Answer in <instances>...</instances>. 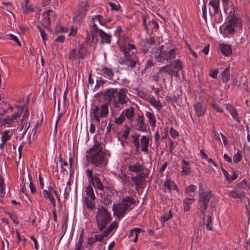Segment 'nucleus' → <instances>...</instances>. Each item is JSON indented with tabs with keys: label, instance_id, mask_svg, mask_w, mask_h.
Listing matches in <instances>:
<instances>
[{
	"label": "nucleus",
	"instance_id": "obj_24",
	"mask_svg": "<svg viewBox=\"0 0 250 250\" xmlns=\"http://www.w3.org/2000/svg\"><path fill=\"white\" fill-rule=\"evenodd\" d=\"M226 109L230 113L233 119L238 123H240V121L239 119L238 114L235 108L231 105H227Z\"/></svg>",
	"mask_w": 250,
	"mask_h": 250
},
{
	"label": "nucleus",
	"instance_id": "obj_23",
	"mask_svg": "<svg viewBox=\"0 0 250 250\" xmlns=\"http://www.w3.org/2000/svg\"><path fill=\"white\" fill-rule=\"evenodd\" d=\"M245 184L244 181H242L234 188L237 192V195L238 196V198H242L245 196V193L243 188V186L245 185Z\"/></svg>",
	"mask_w": 250,
	"mask_h": 250
},
{
	"label": "nucleus",
	"instance_id": "obj_53",
	"mask_svg": "<svg viewBox=\"0 0 250 250\" xmlns=\"http://www.w3.org/2000/svg\"><path fill=\"white\" fill-rule=\"evenodd\" d=\"M242 159V155L241 151L238 150L237 152L234 155L233 160L235 163H237Z\"/></svg>",
	"mask_w": 250,
	"mask_h": 250
},
{
	"label": "nucleus",
	"instance_id": "obj_7",
	"mask_svg": "<svg viewBox=\"0 0 250 250\" xmlns=\"http://www.w3.org/2000/svg\"><path fill=\"white\" fill-rule=\"evenodd\" d=\"M212 197V195L210 191H204L202 184L200 185L199 191V204L200 211L202 213H205L206 210L208 202Z\"/></svg>",
	"mask_w": 250,
	"mask_h": 250
},
{
	"label": "nucleus",
	"instance_id": "obj_16",
	"mask_svg": "<svg viewBox=\"0 0 250 250\" xmlns=\"http://www.w3.org/2000/svg\"><path fill=\"white\" fill-rule=\"evenodd\" d=\"M19 117H20V115L17 113L13 114L11 116H7L5 119L2 120L1 123L3 125H7L8 127L11 126L13 124L15 123V121Z\"/></svg>",
	"mask_w": 250,
	"mask_h": 250
},
{
	"label": "nucleus",
	"instance_id": "obj_36",
	"mask_svg": "<svg viewBox=\"0 0 250 250\" xmlns=\"http://www.w3.org/2000/svg\"><path fill=\"white\" fill-rule=\"evenodd\" d=\"M141 229L140 228H135L133 229H131L129 234V237H131V236H135V238L133 240L134 242H136L138 238V235L140 234L141 231Z\"/></svg>",
	"mask_w": 250,
	"mask_h": 250
},
{
	"label": "nucleus",
	"instance_id": "obj_61",
	"mask_svg": "<svg viewBox=\"0 0 250 250\" xmlns=\"http://www.w3.org/2000/svg\"><path fill=\"white\" fill-rule=\"evenodd\" d=\"M22 8L24 12L30 13L33 11V9L28 4H24V5L22 6Z\"/></svg>",
	"mask_w": 250,
	"mask_h": 250
},
{
	"label": "nucleus",
	"instance_id": "obj_9",
	"mask_svg": "<svg viewBox=\"0 0 250 250\" xmlns=\"http://www.w3.org/2000/svg\"><path fill=\"white\" fill-rule=\"evenodd\" d=\"M42 195L43 197L48 199L53 207L55 208L56 206V199L59 201L60 200V197L57 191L52 187L49 186L47 189L42 190Z\"/></svg>",
	"mask_w": 250,
	"mask_h": 250
},
{
	"label": "nucleus",
	"instance_id": "obj_27",
	"mask_svg": "<svg viewBox=\"0 0 250 250\" xmlns=\"http://www.w3.org/2000/svg\"><path fill=\"white\" fill-rule=\"evenodd\" d=\"M122 112L128 120L130 121L132 120L133 117L134 115V109L133 107H129V108L123 110Z\"/></svg>",
	"mask_w": 250,
	"mask_h": 250
},
{
	"label": "nucleus",
	"instance_id": "obj_34",
	"mask_svg": "<svg viewBox=\"0 0 250 250\" xmlns=\"http://www.w3.org/2000/svg\"><path fill=\"white\" fill-rule=\"evenodd\" d=\"M149 102L150 104L158 110H160L162 107V105L159 101L157 100L154 97L150 98Z\"/></svg>",
	"mask_w": 250,
	"mask_h": 250
},
{
	"label": "nucleus",
	"instance_id": "obj_47",
	"mask_svg": "<svg viewBox=\"0 0 250 250\" xmlns=\"http://www.w3.org/2000/svg\"><path fill=\"white\" fill-rule=\"evenodd\" d=\"M99 30L95 23H93V25L90 26V31L91 36L93 37V39L94 38L95 35H96L98 32L99 33Z\"/></svg>",
	"mask_w": 250,
	"mask_h": 250
},
{
	"label": "nucleus",
	"instance_id": "obj_21",
	"mask_svg": "<svg viewBox=\"0 0 250 250\" xmlns=\"http://www.w3.org/2000/svg\"><path fill=\"white\" fill-rule=\"evenodd\" d=\"M140 142L141 150L147 153L148 152L147 146L149 143V137L145 135L142 136L140 139Z\"/></svg>",
	"mask_w": 250,
	"mask_h": 250
},
{
	"label": "nucleus",
	"instance_id": "obj_20",
	"mask_svg": "<svg viewBox=\"0 0 250 250\" xmlns=\"http://www.w3.org/2000/svg\"><path fill=\"white\" fill-rule=\"evenodd\" d=\"M193 107L198 117H200L204 115L206 109L201 103H196L194 105Z\"/></svg>",
	"mask_w": 250,
	"mask_h": 250
},
{
	"label": "nucleus",
	"instance_id": "obj_52",
	"mask_svg": "<svg viewBox=\"0 0 250 250\" xmlns=\"http://www.w3.org/2000/svg\"><path fill=\"white\" fill-rule=\"evenodd\" d=\"M125 116L123 113L122 112L118 118L115 119V123L118 125H120L125 121Z\"/></svg>",
	"mask_w": 250,
	"mask_h": 250
},
{
	"label": "nucleus",
	"instance_id": "obj_56",
	"mask_svg": "<svg viewBox=\"0 0 250 250\" xmlns=\"http://www.w3.org/2000/svg\"><path fill=\"white\" fill-rule=\"evenodd\" d=\"M135 49V46L133 44H131L128 43L127 44L125 45L123 49V52L125 50L130 52L131 50Z\"/></svg>",
	"mask_w": 250,
	"mask_h": 250
},
{
	"label": "nucleus",
	"instance_id": "obj_4",
	"mask_svg": "<svg viewBox=\"0 0 250 250\" xmlns=\"http://www.w3.org/2000/svg\"><path fill=\"white\" fill-rule=\"evenodd\" d=\"M156 49L157 51L154 52V57L158 62H163L165 60H172L175 58L176 52L174 49L166 50L164 45H161Z\"/></svg>",
	"mask_w": 250,
	"mask_h": 250
},
{
	"label": "nucleus",
	"instance_id": "obj_32",
	"mask_svg": "<svg viewBox=\"0 0 250 250\" xmlns=\"http://www.w3.org/2000/svg\"><path fill=\"white\" fill-rule=\"evenodd\" d=\"M86 50L83 45L79 44L77 51L78 58L80 59H83L86 54Z\"/></svg>",
	"mask_w": 250,
	"mask_h": 250
},
{
	"label": "nucleus",
	"instance_id": "obj_41",
	"mask_svg": "<svg viewBox=\"0 0 250 250\" xmlns=\"http://www.w3.org/2000/svg\"><path fill=\"white\" fill-rule=\"evenodd\" d=\"M139 137L140 134H135L132 136V143L134 144V146L137 150H138L140 148V144L139 141Z\"/></svg>",
	"mask_w": 250,
	"mask_h": 250
},
{
	"label": "nucleus",
	"instance_id": "obj_62",
	"mask_svg": "<svg viewBox=\"0 0 250 250\" xmlns=\"http://www.w3.org/2000/svg\"><path fill=\"white\" fill-rule=\"evenodd\" d=\"M9 217L12 220L13 223L16 225H18L19 222L18 221V217L16 214H11L9 212L7 213Z\"/></svg>",
	"mask_w": 250,
	"mask_h": 250
},
{
	"label": "nucleus",
	"instance_id": "obj_42",
	"mask_svg": "<svg viewBox=\"0 0 250 250\" xmlns=\"http://www.w3.org/2000/svg\"><path fill=\"white\" fill-rule=\"evenodd\" d=\"M209 4L212 6L214 9V13L219 12V0H212L210 1Z\"/></svg>",
	"mask_w": 250,
	"mask_h": 250
},
{
	"label": "nucleus",
	"instance_id": "obj_49",
	"mask_svg": "<svg viewBox=\"0 0 250 250\" xmlns=\"http://www.w3.org/2000/svg\"><path fill=\"white\" fill-rule=\"evenodd\" d=\"M107 236L108 234L106 233V232L105 231H104L102 233L100 234L95 235L94 238L96 241L101 242L104 237Z\"/></svg>",
	"mask_w": 250,
	"mask_h": 250
},
{
	"label": "nucleus",
	"instance_id": "obj_8",
	"mask_svg": "<svg viewBox=\"0 0 250 250\" xmlns=\"http://www.w3.org/2000/svg\"><path fill=\"white\" fill-rule=\"evenodd\" d=\"M95 167L92 168H87L86 170L85 174L87 176L88 181L93 183V186L95 188L99 189H102L103 186H102L103 180L100 178V174L95 173L93 174V171Z\"/></svg>",
	"mask_w": 250,
	"mask_h": 250
},
{
	"label": "nucleus",
	"instance_id": "obj_33",
	"mask_svg": "<svg viewBox=\"0 0 250 250\" xmlns=\"http://www.w3.org/2000/svg\"><path fill=\"white\" fill-rule=\"evenodd\" d=\"M128 168L130 171L133 172H139L143 169L142 166L139 163L129 165Z\"/></svg>",
	"mask_w": 250,
	"mask_h": 250
},
{
	"label": "nucleus",
	"instance_id": "obj_18",
	"mask_svg": "<svg viewBox=\"0 0 250 250\" xmlns=\"http://www.w3.org/2000/svg\"><path fill=\"white\" fill-rule=\"evenodd\" d=\"M102 186L103 188L102 189H99V190L105 192L106 191L109 192L108 194H112V191L113 190V186L112 184L109 183L108 180L103 178Z\"/></svg>",
	"mask_w": 250,
	"mask_h": 250
},
{
	"label": "nucleus",
	"instance_id": "obj_37",
	"mask_svg": "<svg viewBox=\"0 0 250 250\" xmlns=\"http://www.w3.org/2000/svg\"><path fill=\"white\" fill-rule=\"evenodd\" d=\"M164 72L167 74L172 75L174 73V70L172 68H171L168 65L163 66L159 68V72Z\"/></svg>",
	"mask_w": 250,
	"mask_h": 250
},
{
	"label": "nucleus",
	"instance_id": "obj_2",
	"mask_svg": "<svg viewBox=\"0 0 250 250\" xmlns=\"http://www.w3.org/2000/svg\"><path fill=\"white\" fill-rule=\"evenodd\" d=\"M135 204V200L127 196L123 198L118 204H114L112 206L113 214L118 219H121L126 214V212L132 209Z\"/></svg>",
	"mask_w": 250,
	"mask_h": 250
},
{
	"label": "nucleus",
	"instance_id": "obj_45",
	"mask_svg": "<svg viewBox=\"0 0 250 250\" xmlns=\"http://www.w3.org/2000/svg\"><path fill=\"white\" fill-rule=\"evenodd\" d=\"M118 226V223L116 221H113L104 231L108 235L114 229H116Z\"/></svg>",
	"mask_w": 250,
	"mask_h": 250
},
{
	"label": "nucleus",
	"instance_id": "obj_22",
	"mask_svg": "<svg viewBox=\"0 0 250 250\" xmlns=\"http://www.w3.org/2000/svg\"><path fill=\"white\" fill-rule=\"evenodd\" d=\"M164 187L165 188H167L169 191L175 189L177 191H178L179 189L177 185L175 184L174 182L171 179H167L164 183Z\"/></svg>",
	"mask_w": 250,
	"mask_h": 250
},
{
	"label": "nucleus",
	"instance_id": "obj_59",
	"mask_svg": "<svg viewBox=\"0 0 250 250\" xmlns=\"http://www.w3.org/2000/svg\"><path fill=\"white\" fill-rule=\"evenodd\" d=\"M37 28L39 30L40 33H41V36L42 37V38L44 42L47 40V36L46 34L45 33V32L43 31V30L41 28V27L40 25H38Z\"/></svg>",
	"mask_w": 250,
	"mask_h": 250
},
{
	"label": "nucleus",
	"instance_id": "obj_55",
	"mask_svg": "<svg viewBox=\"0 0 250 250\" xmlns=\"http://www.w3.org/2000/svg\"><path fill=\"white\" fill-rule=\"evenodd\" d=\"M24 114H23V116L22 119H21V121H22L24 122H27L28 119V116H29V112L28 111L27 108H26L25 107H22V111H24Z\"/></svg>",
	"mask_w": 250,
	"mask_h": 250
},
{
	"label": "nucleus",
	"instance_id": "obj_60",
	"mask_svg": "<svg viewBox=\"0 0 250 250\" xmlns=\"http://www.w3.org/2000/svg\"><path fill=\"white\" fill-rule=\"evenodd\" d=\"M196 188V187L193 185H189L188 187H187L186 189V192L187 193H194L195 189Z\"/></svg>",
	"mask_w": 250,
	"mask_h": 250
},
{
	"label": "nucleus",
	"instance_id": "obj_57",
	"mask_svg": "<svg viewBox=\"0 0 250 250\" xmlns=\"http://www.w3.org/2000/svg\"><path fill=\"white\" fill-rule=\"evenodd\" d=\"M78 56L76 49L74 48L71 50L70 54L68 56V59L72 60L74 58H76Z\"/></svg>",
	"mask_w": 250,
	"mask_h": 250
},
{
	"label": "nucleus",
	"instance_id": "obj_35",
	"mask_svg": "<svg viewBox=\"0 0 250 250\" xmlns=\"http://www.w3.org/2000/svg\"><path fill=\"white\" fill-rule=\"evenodd\" d=\"M94 201V200H92V199L89 198V197H86L85 198V202L87 208L91 210H93L96 208Z\"/></svg>",
	"mask_w": 250,
	"mask_h": 250
},
{
	"label": "nucleus",
	"instance_id": "obj_10",
	"mask_svg": "<svg viewBox=\"0 0 250 250\" xmlns=\"http://www.w3.org/2000/svg\"><path fill=\"white\" fill-rule=\"evenodd\" d=\"M126 89L125 88H121L119 90L114 103L115 108L121 107V106H124L125 104H126L129 101V98L126 95Z\"/></svg>",
	"mask_w": 250,
	"mask_h": 250
},
{
	"label": "nucleus",
	"instance_id": "obj_11",
	"mask_svg": "<svg viewBox=\"0 0 250 250\" xmlns=\"http://www.w3.org/2000/svg\"><path fill=\"white\" fill-rule=\"evenodd\" d=\"M119 90L117 88H108L103 93L104 99L108 102V104L111 101L114 103V101L117 97Z\"/></svg>",
	"mask_w": 250,
	"mask_h": 250
},
{
	"label": "nucleus",
	"instance_id": "obj_40",
	"mask_svg": "<svg viewBox=\"0 0 250 250\" xmlns=\"http://www.w3.org/2000/svg\"><path fill=\"white\" fill-rule=\"evenodd\" d=\"M171 64L173 68L176 70L177 73H178V72L181 70L183 68L182 63L179 60H175Z\"/></svg>",
	"mask_w": 250,
	"mask_h": 250
},
{
	"label": "nucleus",
	"instance_id": "obj_29",
	"mask_svg": "<svg viewBox=\"0 0 250 250\" xmlns=\"http://www.w3.org/2000/svg\"><path fill=\"white\" fill-rule=\"evenodd\" d=\"M222 80L227 83L230 79V68L229 67H226L221 74Z\"/></svg>",
	"mask_w": 250,
	"mask_h": 250
},
{
	"label": "nucleus",
	"instance_id": "obj_64",
	"mask_svg": "<svg viewBox=\"0 0 250 250\" xmlns=\"http://www.w3.org/2000/svg\"><path fill=\"white\" fill-rule=\"evenodd\" d=\"M29 124H28L27 122H24L22 121H21V124L19 125V131H22L25 127L26 125H28Z\"/></svg>",
	"mask_w": 250,
	"mask_h": 250
},
{
	"label": "nucleus",
	"instance_id": "obj_17",
	"mask_svg": "<svg viewBox=\"0 0 250 250\" xmlns=\"http://www.w3.org/2000/svg\"><path fill=\"white\" fill-rule=\"evenodd\" d=\"M99 74L104 77L112 79L114 73L113 69L106 66L99 69Z\"/></svg>",
	"mask_w": 250,
	"mask_h": 250
},
{
	"label": "nucleus",
	"instance_id": "obj_50",
	"mask_svg": "<svg viewBox=\"0 0 250 250\" xmlns=\"http://www.w3.org/2000/svg\"><path fill=\"white\" fill-rule=\"evenodd\" d=\"M60 161L61 162V171L63 173L67 172V168H68V165L66 161H63L62 159L61 158Z\"/></svg>",
	"mask_w": 250,
	"mask_h": 250
},
{
	"label": "nucleus",
	"instance_id": "obj_54",
	"mask_svg": "<svg viewBox=\"0 0 250 250\" xmlns=\"http://www.w3.org/2000/svg\"><path fill=\"white\" fill-rule=\"evenodd\" d=\"M206 228L208 230H211L212 229V220L211 217L209 215H208L207 217Z\"/></svg>",
	"mask_w": 250,
	"mask_h": 250
},
{
	"label": "nucleus",
	"instance_id": "obj_46",
	"mask_svg": "<svg viewBox=\"0 0 250 250\" xmlns=\"http://www.w3.org/2000/svg\"><path fill=\"white\" fill-rule=\"evenodd\" d=\"M173 215L171 212V210H169L167 213H165L161 217L160 220L161 222H165L170 219L172 217Z\"/></svg>",
	"mask_w": 250,
	"mask_h": 250
},
{
	"label": "nucleus",
	"instance_id": "obj_44",
	"mask_svg": "<svg viewBox=\"0 0 250 250\" xmlns=\"http://www.w3.org/2000/svg\"><path fill=\"white\" fill-rule=\"evenodd\" d=\"M9 131L8 130L4 131L1 135V142L3 144H6V143L11 138V135L9 134Z\"/></svg>",
	"mask_w": 250,
	"mask_h": 250
},
{
	"label": "nucleus",
	"instance_id": "obj_14",
	"mask_svg": "<svg viewBox=\"0 0 250 250\" xmlns=\"http://www.w3.org/2000/svg\"><path fill=\"white\" fill-rule=\"evenodd\" d=\"M136 129L140 132L146 131V125L145 122L144 116L138 114L135 119Z\"/></svg>",
	"mask_w": 250,
	"mask_h": 250
},
{
	"label": "nucleus",
	"instance_id": "obj_31",
	"mask_svg": "<svg viewBox=\"0 0 250 250\" xmlns=\"http://www.w3.org/2000/svg\"><path fill=\"white\" fill-rule=\"evenodd\" d=\"M132 182L134 183L136 187H140L144 181V177L142 174H140L137 176H134L131 178Z\"/></svg>",
	"mask_w": 250,
	"mask_h": 250
},
{
	"label": "nucleus",
	"instance_id": "obj_63",
	"mask_svg": "<svg viewBox=\"0 0 250 250\" xmlns=\"http://www.w3.org/2000/svg\"><path fill=\"white\" fill-rule=\"evenodd\" d=\"M9 36L10 37V39L11 40L14 41L15 42H16L18 45H19L20 46H21V43L20 40H19L17 36H16L12 34H10L9 35Z\"/></svg>",
	"mask_w": 250,
	"mask_h": 250
},
{
	"label": "nucleus",
	"instance_id": "obj_48",
	"mask_svg": "<svg viewBox=\"0 0 250 250\" xmlns=\"http://www.w3.org/2000/svg\"><path fill=\"white\" fill-rule=\"evenodd\" d=\"M0 196L3 197L5 195V188L4 179L3 177L0 175Z\"/></svg>",
	"mask_w": 250,
	"mask_h": 250
},
{
	"label": "nucleus",
	"instance_id": "obj_58",
	"mask_svg": "<svg viewBox=\"0 0 250 250\" xmlns=\"http://www.w3.org/2000/svg\"><path fill=\"white\" fill-rule=\"evenodd\" d=\"M83 240V234H81L80 236L79 241L75 245V250H81V247L82 246Z\"/></svg>",
	"mask_w": 250,
	"mask_h": 250
},
{
	"label": "nucleus",
	"instance_id": "obj_30",
	"mask_svg": "<svg viewBox=\"0 0 250 250\" xmlns=\"http://www.w3.org/2000/svg\"><path fill=\"white\" fill-rule=\"evenodd\" d=\"M195 201L194 198H186L184 201V210L185 211H188L190 209V205H191Z\"/></svg>",
	"mask_w": 250,
	"mask_h": 250
},
{
	"label": "nucleus",
	"instance_id": "obj_43",
	"mask_svg": "<svg viewBox=\"0 0 250 250\" xmlns=\"http://www.w3.org/2000/svg\"><path fill=\"white\" fill-rule=\"evenodd\" d=\"M234 27L232 26L230 24H228L226 26L224 30L223 34L225 36H228L229 35H230L233 33L234 31Z\"/></svg>",
	"mask_w": 250,
	"mask_h": 250
},
{
	"label": "nucleus",
	"instance_id": "obj_12",
	"mask_svg": "<svg viewBox=\"0 0 250 250\" xmlns=\"http://www.w3.org/2000/svg\"><path fill=\"white\" fill-rule=\"evenodd\" d=\"M142 51L144 53H146L150 49H151V52H152V55H154V52L157 51L156 49V44L155 43L154 40L152 38H148L146 40L143 41L142 42Z\"/></svg>",
	"mask_w": 250,
	"mask_h": 250
},
{
	"label": "nucleus",
	"instance_id": "obj_15",
	"mask_svg": "<svg viewBox=\"0 0 250 250\" xmlns=\"http://www.w3.org/2000/svg\"><path fill=\"white\" fill-rule=\"evenodd\" d=\"M228 19L229 24L232 26L239 28L242 27L241 20L239 19L238 15L233 14L229 15Z\"/></svg>",
	"mask_w": 250,
	"mask_h": 250
},
{
	"label": "nucleus",
	"instance_id": "obj_6",
	"mask_svg": "<svg viewBox=\"0 0 250 250\" xmlns=\"http://www.w3.org/2000/svg\"><path fill=\"white\" fill-rule=\"evenodd\" d=\"M124 57H120L118 60V62L120 64H124L130 69L135 68L137 65L140 66V61L136 56L125 50L124 51Z\"/></svg>",
	"mask_w": 250,
	"mask_h": 250
},
{
	"label": "nucleus",
	"instance_id": "obj_13",
	"mask_svg": "<svg viewBox=\"0 0 250 250\" xmlns=\"http://www.w3.org/2000/svg\"><path fill=\"white\" fill-rule=\"evenodd\" d=\"M54 15V12L52 10L49 9L44 11L42 14V17L43 19L41 22L43 27L46 28L47 30H49L50 28V17Z\"/></svg>",
	"mask_w": 250,
	"mask_h": 250
},
{
	"label": "nucleus",
	"instance_id": "obj_28",
	"mask_svg": "<svg viewBox=\"0 0 250 250\" xmlns=\"http://www.w3.org/2000/svg\"><path fill=\"white\" fill-rule=\"evenodd\" d=\"M146 116L148 118L150 126L155 127L156 126V118L154 114L149 111H146Z\"/></svg>",
	"mask_w": 250,
	"mask_h": 250
},
{
	"label": "nucleus",
	"instance_id": "obj_51",
	"mask_svg": "<svg viewBox=\"0 0 250 250\" xmlns=\"http://www.w3.org/2000/svg\"><path fill=\"white\" fill-rule=\"evenodd\" d=\"M109 194H107L106 196L104 195V197H102L103 198V203L105 206L111 205L112 203V200L110 197L109 196Z\"/></svg>",
	"mask_w": 250,
	"mask_h": 250
},
{
	"label": "nucleus",
	"instance_id": "obj_1",
	"mask_svg": "<svg viewBox=\"0 0 250 250\" xmlns=\"http://www.w3.org/2000/svg\"><path fill=\"white\" fill-rule=\"evenodd\" d=\"M87 161L95 167H104L105 162V153L103 150L101 143L94 140V145L86 152Z\"/></svg>",
	"mask_w": 250,
	"mask_h": 250
},
{
	"label": "nucleus",
	"instance_id": "obj_25",
	"mask_svg": "<svg viewBox=\"0 0 250 250\" xmlns=\"http://www.w3.org/2000/svg\"><path fill=\"white\" fill-rule=\"evenodd\" d=\"M99 34L100 37L102 39L103 42L106 43H111V36L110 34H108L102 30H99Z\"/></svg>",
	"mask_w": 250,
	"mask_h": 250
},
{
	"label": "nucleus",
	"instance_id": "obj_26",
	"mask_svg": "<svg viewBox=\"0 0 250 250\" xmlns=\"http://www.w3.org/2000/svg\"><path fill=\"white\" fill-rule=\"evenodd\" d=\"M182 172L183 174L188 175L191 173V169L189 167V163L188 162L186 161L185 160H182Z\"/></svg>",
	"mask_w": 250,
	"mask_h": 250
},
{
	"label": "nucleus",
	"instance_id": "obj_3",
	"mask_svg": "<svg viewBox=\"0 0 250 250\" xmlns=\"http://www.w3.org/2000/svg\"><path fill=\"white\" fill-rule=\"evenodd\" d=\"M96 223L100 231H103L111 220V215L106 208L101 207L96 213Z\"/></svg>",
	"mask_w": 250,
	"mask_h": 250
},
{
	"label": "nucleus",
	"instance_id": "obj_5",
	"mask_svg": "<svg viewBox=\"0 0 250 250\" xmlns=\"http://www.w3.org/2000/svg\"><path fill=\"white\" fill-rule=\"evenodd\" d=\"M108 112V104L104 103L100 106H93L91 109L90 116L92 119L95 120L99 124L100 118L106 117Z\"/></svg>",
	"mask_w": 250,
	"mask_h": 250
},
{
	"label": "nucleus",
	"instance_id": "obj_39",
	"mask_svg": "<svg viewBox=\"0 0 250 250\" xmlns=\"http://www.w3.org/2000/svg\"><path fill=\"white\" fill-rule=\"evenodd\" d=\"M224 9L225 12L229 15L235 14V8L231 3L224 6Z\"/></svg>",
	"mask_w": 250,
	"mask_h": 250
},
{
	"label": "nucleus",
	"instance_id": "obj_38",
	"mask_svg": "<svg viewBox=\"0 0 250 250\" xmlns=\"http://www.w3.org/2000/svg\"><path fill=\"white\" fill-rule=\"evenodd\" d=\"M85 192L86 193L87 197L92 200H95V197L93 191V189L91 186L88 185L85 188Z\"/></svg>",
	"mask_w": 250,
	"mask_h": 250
},
{
	"label": "nucleus",
	"instance_id": "obj_19",
	"mask_svg": "<svg viewBox=\"0 0 250 250\" xmlns=\"http://www.w3.org/2000/svg\"><path fill=\"white\" fill-rule=\"evenodd\" d=\"M218 50L226 56H229L232 53L231 47L230 45L221 43L219 45Z\"/></svg>",
	"mask_w": 250,
	"mask_h": 250
}]
</instances>
